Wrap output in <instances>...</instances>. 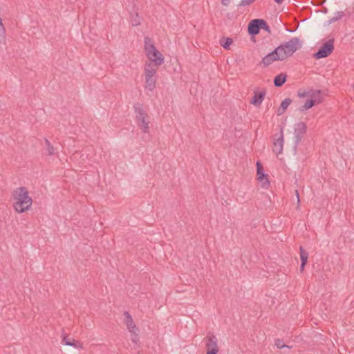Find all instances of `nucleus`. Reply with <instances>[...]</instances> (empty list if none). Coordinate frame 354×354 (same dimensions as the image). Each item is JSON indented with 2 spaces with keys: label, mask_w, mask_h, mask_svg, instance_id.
Returning <instances> with one entry per match:
<instances>
[{
  "label": "nucleus",
  "mask_w": 354,
  "mask_h": 354,
  "mask_svg": "<svg viewBox=\"0 0 354 354\" xmlns=\"http://www.w3.org/2000/svg\"><path fill=\"white\" fill-rule=\"evenodd\" d=\"M301 47V42L298 37H292L288 41L277 47L274 50L266 55L260 62L263 67H268L274 61H283L292 56Z\"/></svg>",
  "instance_id": "obj_1"
},
{
  "label": "nucleus",
  "mask_w": 354,
  "mask_h": 354,
  "mask_svg": "<svg viewBox=\"0 0 354 354\" xmlns=\"http://www.w3.org/2000/svg\"><path fill=\"white\" fill-rule=\"evenodd\" d=\"M13 198L15 200L13 207L19 213L28 210L32 203V200L29 196L28 191L25 187H20L15 189Z\"/></svg>",
  "instance_id": "obj_2"
},
{
  "label": "nucleus",
  "mask_w": 354,
  "mask_h": 354,
  "mask_svg": "<svg viewBox=\"0 0 354 354\" xmlns=\"http://www.w3.org/2000/svg\"><path fill=\"white\" fill-rule=\"evenodd\" d=\"M144 50L147 57L155 65L160 66L164 62L163 55L156 49L153 39L149 37H145L144 39Z\"/></svg>",
  "instance_id": "obj_3"
},
{
  "label": "nucleus",
  "mask_w": 354,
  "mask_h": 354,
  "mask_svg": "<svg viewBox=\"0 0 354 354\" xmlns=\"http://www.w3.org/2000/svg\"><path fill=\"white\" fill-rule=\"evenodd\" d=\"M133 109L136 115V118L138 122V125L144 133H147L149 129V121L147 120L148 115L144 111L142 104L140 102L134 104Z\"/></svg>",
  "instance_id": "obj_4"
},
{
  "label": "nucleus",
  "mask_w": 354,
  "mask_h": 354,
  "mask_svg": "<svg viewBox=\"0 0 354 354\" xmlns=\"http://www.w3.org/2000/svg\"><path fill=\"white\" fill-rule=\"evenodd\" d=\"M334 50V39H330L324 42L319 50L313 54V57L316 59L328 57Z\"/></svg>",
  "instance_id": "obj_5"
},
{
  "label": "nucleus",
  "mask_w": 354,
  "mask_h": 354,
  "mask_svg": "<svg viewBox=\"0 0 354 354\" xmlns=\"http://www.w3.org/2000/svg\"><path fill=\"white\" fill-rule=\"evenodd\" d=\"M307 130V126L306 123L303 122H298L295 124L294 134H295V144L294 150L297 151V148L302 138L306 134Z\"/></svg>",
  "instance_id": "obj_6"
},
{
  "label": "nucleus",
  "mask_w": 354,
  "mask_h": 354,
  "mask_svg": "<svg viewBox=\"0 0 354 354\" xmlns=\"http://www.w3.org/2000/svg\"><path fill=\"white\" fill-rule=\"evenodd\" d=\"M207 348L206 354H217L218 353V339L214 335H207L205 337Z\"/></svg>",
  "instance_id": "obj_7"
},
{
  "label": "nucleus",
  "mask_w": 354,
  "mask_h": 354,
  "mask_svg": "<svg viewBox=\"0 0 354 354\" xmlns=\"http://www.w3.org/2000/svg\"><path fill=\"white\" fill-rule=\"evenodd\" d=\"M257 179L261 183V186L264 188H268L270 185V181L268 178V175L264 173V169L260 161L257 162Z\"/></svg>",
  "instance_id": "obj_8"
},
{
  "label": "nucleus",
  "mask_w": 354,
  "mask_h": 354,
  "mask_svg": "<svg viewBox=\"0 0 354 354\" xmlns=\"http://www.w3.org/2000/svg\"><path fill=\"white\" fill-rule=\"evenodd\" d=\"M261 29V19H254L251 20L248 26V34L254 38L258 35Z\"/></svg>",
  "instance_id": "obj_9"
},
{
  "label": "nucleus",
  "mask_w": 354,
  "mask_h": 354,
  "mask_svg": "<svg viewBox=\"0 0 354 354\" xmlns=\"http://www.w3.org/2000/svg\"><path fill=\"white\" fill-rule=\"evenodd\" d=\"M283 126H280L279 137L274 142L273 151L277 154L281 153L283 146Z\"/></svg>",
  "instance_id": "obj_10"
},
{
  "label": "nucleus",
  "mask_w": 354,
  "mask_h": 354,
  "mask_svg": "<svg viewBox=\"0 0 354 354\" xmlns=\"http://www.w3.org/2000/svg\"><path fill=\"white\" fill-rule=\"evenodd\" d=\"M266 93V91L265 89L261 91H255L250 103L256 106H260L265 98Z\"/></svg>",
  "instance_id": "obj_11"
},
{
  "label": "nucleus",
  "mask_w": 354,
  "mask_h": 354,
  "mask_svg": "<svg viewBox=\"0 0 354 354\" xmlns=\"http://www.w3.org/2000/svg\"><path fill=\"white\" fill-rule=\"evenodd\" d=\"M157 66L153 62H146L145 65V77H154L157 72Z\"/></svg>",
  "instance_id": "obj_12"
},
{
  "label": "nucleus",
  "mask_w": 354,
  "mask_h": 354,
  "mask_svg": "<svg viewBox=\"0 0 354 354\" xmlns=\"http://www.w3.org/2000/svg\"><path fill=\"white\" fill-rule=\"evenodd\" d=\"M124 324L127 326V328L129 330V331L134 332V330H137L138 328H137L136 324H134L132 317L129 314V313L127 311H124Z\"/></svg>",
  "instance_id": "obj_13"
},
{
  "label": "nucleus",
  "mask_w": 354,
  "mask_h": 354,
  "mask_svg": "<svg viewBox=\"0 0 354 354\" xmlns=\"http://www.w3.org/2000/svg\"><path fill=\"white\" fill-rule=\"evenodd\" d=\"M62 342L66 346H73L77 348H82V343L78 340H76L73 338H69L68 336L65 335L63 337Z\"/></svg>",
  "instance_id": "obj_14"
},
{
  "label": "nucleus",
  "mask_w": 354,
  "mask_h": 354,
  "mask_svg": "<svg viewBox=\"0 0 354 354\" xmlns=\"http://www.w3.org/2000/svg\"><path fill=\"white\" fill-rule=\"evenodd\" d=\"M287 80V75L286 73H279L274 78V85L275 87L282 86Z\"/></svg>",
  "instance_id": "obj_15"
},
{
  "label": "nucleus",
  "mask_w": 354,
  "mask_h": 354,
  "mask_svg": "<svg viewBox=\"0 0 354 354\" xmlns=\"http://www.w3.org/2000/svg\"><path fill=\"white\" fill-rule=\"evenodd\" d=\"M291 102H292V100L289 97L286 98L284 100H283L277 111V114L278 115H281L283 114L286 112V111L287 110V108L288 107V106L291 104Z\"/></svg>",
  "instance_id": "obj_16"
},
{
  "label": "nucleus",
  "mask_w": 354,
  "mask_h": 354,
  "mask_svg": "<svg viewBox=\"0 0 354 354\" xmlns=\"http://www.w3.org/2000/svg\"><path fill=\"white\" fill-rule=\"evenodd\" d=\"M310 99L316 100L315 104H319L323 101V97L321 96V90H310Z\"/></svg>",
  "instance_id": "obj_17"
},
{
  "label": "nucleus",
  "mask_w": 354,
  "mask_h": 354,
  "mask_svg": "<svg viewBox=\"0 0 354 354\" xmlns=\"http://www.w3.org/2000/svg\"><path fill=\"white\" fill-rule=\"evenodd\" d=\"M145 88L149 91H153L156 88V81L154 77H145Z\"/></svg>",
  "instance_id": "obj_18"
},
{
  "label": "nucleus",
  "mask_w": 354,
  "mask_h": 354,
  "mask_svg": "<svg viewBox=\"0 0 354 354\" xmlns=\"http://www.w3.org/2000/svg\"><path fill=\"white\" fill-rule=\"evenodd\" d=\"M315 101H316V100H314V99L307 100L306 102L304 103V104L299 108V111L301 112H304V111L308 110L309 109L312 108L313 106H314L316 104Z\"/></svg>",
  "instance_id": "obj_19"
},
{
  "label": "nucleus",
  "mask_w": 354,
  "mask_h": 354,
  "mask_svg": "<svg viewBox=\"0 0 354 354\" xmlns=\"http://www.w3.org/2000/svg\"><path fill=\"white\" fill-rule=\"evenodd\" d=\"M233 40L230 37H222L220 40L221 46L226 50L230 49V45L232 44Z\"/></svg>",
  "instance_id": "obj_20"
},
{
  "label": "nucleus",
  "mask_w": 354,
  "mask_h": 354,
  "mask_svg": "<svg viewBox=\"0 0 354 354\" xmlns=\"http://www.w3.org/2000/svg\"><path fill=\"white\" fill-rule=\"evenodd\" d=\"M299 254L301 259V263L303 265H306L308 259V253L303 248L302 246L299 247Z\"/></svg>",
  "instance_id": "obj_21"
},
{
  "label": "nucleus",
  "mask_w": 354,
  "mask_h": 354,
  "mask_svg": "<svg viewBox=\"0 0 354 354\" xmlns=\"http://www.w3.org/2000/svg\"><path fill=\"white\" fill-rule=\"evenodd\" d=\"M44 142H45V144L46 145V149H47V151H48V154L49 156H53L55 154V148L54 147L51 145V143L50 142V141L47 139V138H44Z\"/></svg>",
  "instance_id": "obj_22"
},
{
  "label": "nucleus",
  "mask_w": 354,
  "mask_h": 354,
  "mask_svg": "<svg viewBox=\"0 0 354 354\" xmlns=\"http://www.w3.org/2000/svg\"><path fill=\"white\" fill-rule=\"evenodd\" d=\"M345 15L344 12L343 11H339L337 12L334 17L329 19V24L334 23L339 19H342Z\"/></svg>",
  "instance_id": "obj_23"
},
{
  "label": "nucleus",
  "mask_w": 354,
  "mask_h": 354,
  "mask_svg": "<svg viewBox=\"0 0 354 354\" xmlns=\"http://www.w3.org/2000/svg\"><path fill=\"white\" fill-rule=\"evenodd\" d=\"M6 39L5 37V28L2 23V19L0 17V42L4 41Z\"/></svg>",
  "instance_id": "obj_24"
},
{
  "label": "nucleus",
  "mask_w": 354,
  "mask_h": 354,
  "mask_svg": "<svg viewBox=\"0 0 354 354\" xmlns=\"http://www.w3.org/2000/svg\"><path fill=\"white\" fill-rule=\"evenodd\" d=\"M261 29L266 30L269 34L271 33V30H270L269 26L268 25L267 22L263 19H261Z\"/></svg>",
  "instance_id": "obj_25"
},
{
  "label": "nucleus",
  "mask_w": 354,
  "mask_h": 354,
  "mask_svg": "<svg viewBox=\"0 0 354 354\" xmlns=\"http://www.w3.org/2000/svg\"><path fill=\"white\" fill-rule=\"evenodd\" d=\"M138 330V329L134 330V332H130L131 333H132L131 341L134 344H137V342L139 340L138 334L137 333Z\"/></svg>",
  "instance_id": "obj_26"
},
{
  "label": "nucleus",
  "mask_w": 354,
  "mask_h": 354,
  "mask_svg": "<svg viewBox=\"0 0 354 354\" xmlns=\"http://www.w3.org/2000/svg\"><path fill=\"white\" fill-rule=\"evenodd\" d=\"M255 0H241L239 6H245L252 4Z\"/></svg>",
  "instance_id": "obj_27"
},
{
  "label": "nucleus",
  "mask_w": 354,
  "mask_h": 354,
  "mask_svg": "<svg viewBox=\"0 0 354 354\" xmlns=\"http://www.w3.org/2000/svg\"><path fill=\"white\" fill-rule=\"evenodd\" d=\"M310 91L308 92H306L304 91L299 90L297 95L299 97H304L310 96Z\"/></svg>",
  "instance_id": "obj_28"
},
{
  "label": "nucleus",
  "mask_w": 354,
  "mask_h": 354,
  "mask_svg": "<svg viewBox=\"0 0 354 354\" xmlns=\"http://www.w3.org/2000/svg\"><path fill=\"white\" fill-rule=\"evenodd\" d=\"M275 345L277 346V348H284V347H288L287 345L284 344L283 341L278 339L276 340L275 342Z\"/></svg>",
  "instance_id": "obj_29"
},
{
  "label": "nucleus",
  "mask_w": 354,
  "mask_h": 354,
  "mask_svg": "<svg viewBox=\"0 0 354 354\" xmlns=\"http://www.w3.org/2000/svg\"><path fill=\"white\" fill-rule=\"evenodd\" d=\"M230 0H222V1H221V3H222V4H223V6H227L229 5V3H230Z\"/></svg>",
  "instance_id": "obj_30"
},
{
  "label": "nucleus",
  "mask_w": 354,
  "mask_h": 354,
  "mask_svg": "<svg viewBox=\"0 0 354 354\" xmlns=\"http://www.w3.org/2000/svg\"><path fill=\"white\" fill-rule=\"evenodd\" d=\"M305 266H306V265H303L301 263V265H300V271L301 272H303L304 270Z\"/></svg>",
  "instance_id": "obj_31"
},
{
  "label": "nucleus",
  "mask_w": 354,
  "mask_h": 354,
  "mask_svg": "<svg viewBox=\"0 0 354 354\" xmlns=\"http://www.w3.org/2000/svg\"><path fill=\"white\" fill-rule=\"evenodd\" d=\"M140 22L139 20L138 21H133V26H137V25L140 24Z\"/></svg>",
  "instance_id": "obj_32"
},
{
  "label": "nucleus",
  "mask_w": 354,
  "mask_h": 354,
  "mask_svg": "<svg viewBox=\"0 0 354 354\" xmlns=\"http://www.w3.org/2000/svg\"><path fill=\"white\" fill-rule=\"evenodd\" d=\"M277 3L281 4L284 0H274Z\"/></svg>",
  "instance_id": "obj_33"
},
{
  "label": "nucleus",
  "mask_w": 354,
  "mask_h": 354,
  "mask_svg": "<svg viewBox=\"0 0 354 354\" xmlns=\"http://www.w3.org/2000/svg\"><path fill=\"white\" fill-rule=\"evenodd\" d=\"M295 193H296V194H295V196H297V198H299V193H298V191H297V190H296V191H295ZM298 201L299 202V199H298Z\"/></svg>",
  "instance_id": "obj_34"
}]
</instances>
